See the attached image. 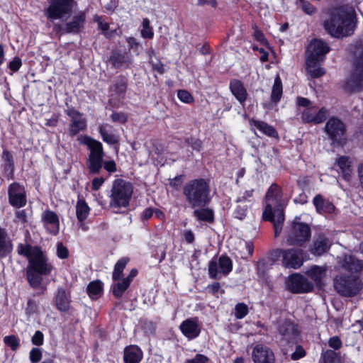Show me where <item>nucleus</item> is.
Instances as JSON below:
<instances>
[{
  "label": "nucleus",
  "mask_w": 363,
  "mask_h": 363,
  "mask_svg": "<svg viewBox=\"0 0 363 363\" xmlns=\"http://www.w3.org/2000/svg\"><path fill=\"white\" fill-rule=\"evenodd\" d=\"M72 2L73 0H50L44 15L50 21L62 19L71 14Z\"/></svg>",
  "instance_id": "8"
},
{
  "label": "nucleus",
  "mask_w": 363,
  "mask_h": 363,
  "mask_svg": "<svg viewBox=\"0 0 363 363\" xmlns=\"http://www.w3.org/2000/svg\"><path fill=\"white\" fill-rule=\"evenodd\" d=\"M210 188L204 179H193L183 188V194L191 208L204 207L210 201Z\"/></svg>",
  "instance_id": "3"
},
{
  "label": "nucleus",
  "mask_w": 363,
  "mask_h": 363,
  "mask_svg": "<svg viewBox=\"0 0 363 363\" xmlns=\"http://www.w3.org/2000/svg\"><path fill=\"white\" fill-rule=\"evenodd\" d=\"M233 269L231 259L226 256H220L218 259H212L208 264L210 277L220 279L223 276H227Z\"/></svg>",
  "instance_id": "9"
},
{
  "label": "nucleus",
  "mask_w": 363,
  "mask_h": 363,
  "mask_svg": "<svg viewBox=\"0 0 363 363\" xmlns=\"http://www.w3.org/2000/svg\"><path fill=\"white\" fill-rule=\"evenodd\" d=\"M85 19V13L84 12L79 13L72 18V21L66 23L65 32L67 33H79L84 27Z\"/></svg>",
  "instance_id": "25"
},
{
  "label": "nucleus",
  "mask_w": 363,
  "mask_h": 363,
  "mask_svg": "<svg viewBox=\"0 0 363 363\" xmlns=\"http://www.w3.org/2000/svg\"><path fill=\"white\" fill-rule=\"evenodd\" d=\"M282 194L280 187L274 184L269 188L265 199L266 206L264 211V215L267 216L273 208L281 206Z\"/></svg>",
  "instance_id": "14"
},
{
  "label": "nucleus",
  "mask_w": 363,
  "mask_h": 363,
  "mask_svg": "<svg viewBox=\"0 0 363 363\" xmlns=\"http://www.w3.org/2000/svg\"><path fill=\"white\" fill-rule=\"evenodd\" d=\"M179 328L182 333L189 339H194L199 336L200 328L197 318H189L182 322Z\"/></svg>",
  "instance_id": "22"
},
{
  "label": "nucleus",
  "mask_w": 363,
  "mask_h": 363,
  "mask_svg": "<svg viewBox=\"0 0 363 363\" xmlns=\"http://www.w3.org/2000/svg\"><path fill=\"white\" fill-rule=\"evenodd\" d=\"M133 193V185L122 179H116L111 186L109 205L112 208H126Z\"/></svg>",
  "instance_id": "5"
},
{
  "label": "nucleus",
  "mask_w": 363,
  "mask_h": 363,
  "mask_svg": "<svg viewBox=\"0 0 363 363\" xmlns=\"http://www.w3.org/2000/svg\"><path fill=\"white\" fill-rule=\"evenodd\" d=\"M17 252L28 258L27 279L33 288H38L43 281L42 277L50 274L52 265L37 246L19 244Z\"/></svg>",
  "instance_id": "1"
},
{
  "label": "nucleus",
  "mask_w": 363,
  "mask_h": 363,
  "mask_svg": "<svg viewBox=\"0 0 363 363\" xmlns=\"http://www.w3.org/2000/svg\"><path fill=\"white\" fill-rule=\"evenodd\" d=\"M108 128L110 127L107 125H101L99 127V133L104 142L111 145L116 144L118 141V137Z\"/></svg>",
  "instance_id": "38"
},
{
  "label": "nucleus",
  "mask_w": 363,
  "mask_h": 363,
  "mask_svg": "<svg viewBox=\"0 0 363 363\" xmlns=\"http://www.w3.org/2000/svg\"><path fill=\"white\" fill-rule=\"evenodd\" d=\"M328 115L325 108H320L318 111L315 107L306 108L302 113V121L305 123H320L325 121Z\"/></svg>",
  "instance_id": "19"
},
{
  "label": "nucleus",
  "mask_w": 363,
  "mask_h": 363,
  "mask_svg": "<svg viewBox=\"0 0 363 363\" xmlns=\"http://www.w3.org/2000/svg\"><path fill=\"white\" fill-rule=\"evenodd\" d=\"M208 360V358L201 354H197L194 358L187 359L185 363H206Z\"/></svg>",
  "instance_id": "61"
},
{
  "label": "nucleus",
  "mask_w": 363,
  "mask_h": 363,
  "mask_svg": "<svg viewBox=\"0 0 363 363\" xmlns=\"http://www.w3.org/2000/svg\"><path fill=\"white\" fill-rule=\"evenodd\" d=\"M101 281L96 280L91 281L86 288V292L91 298H96L102 292Z\"/></svg>",
  "instance_id": "42"
},
{
  "label": "nucleus",
  "mask_w": 363,
  "mask_h": 363,
  "mask_svg": "<svg viewBox=\"0 0 363 363\" xmlns=\"http://www.w3.org/2000/svg\"><path fill=\"white\" fill-rule=\"evenodd\" d=\"M178 98L184 103L190 104L194 101L192 95L186 90H179L177 94Z\"/></svg>",
  "instance_id": "52"
},
{
  "label": "nucleus",
  "mask_w": 363,
  "mask_h": 363,
  "mask_svg": "<svg viewBox=\"0 0 363 363\" xmlns=\"http://www.w3.org/2000/svg\"><path fill=\"white\" fill-rule=\"evenodd\" d=\"M286 286L289 291L296 294L307 293L313 289V284L299 274L290 276L286 281Z\"/></svg>",
  "instance_id": "11"
},
{
  "label": "nucleus",
  "mask_w": 363,
  "mask_h": 363,
  "mask_svg": "<svg viewBox=\"0 0 363 363\" xmlns=\"http://www.w3.org/2000/svg\"><path fill=\"white\" fill-rule=\"evenodd\" d=\"M230 89L240 104H243L247 96V93L243 84L238 79H233L230 82Z\"/></svg>",
  "instance_id": "26"
},
{
  "label": "nucleus",
  "mask_w": 363,
  "mask_h": 363,
  "mask_svg": "<svg viewBox=\"0 0 363 363\" xmlns=\"http://www.w3.org/2000/svg\"><path fill=\"white\" fill-rule=\"evenodd\" d=\"M2 160L4 175L9 179L13 177L14 171L13 156L8 150H4L2 155Z\"/></svg>",
  "instance_id": "32"
},
{
  "label": "nucleus",
  "mask_w": 363,
  "mask_h": 363,
  "mask_svg": "<svg viewBox=\"0 0 363 363\" xmlns=\"http://www.w3.org/2000/svg\"><path fill=\"white\" fill-rule=\"evenodd\" d=\"M325 130L334 143L339 145L345 143L346 128L340 119L337 118H330L325 124Z\"/></svg>",
  "instance_id": "10"
},
{
  "label": "nucleus",
  "mask_w": 363,
  "mask_h": 363,
  "mask_svg": "<svg viewBox=\"0 0 363 363\" xmlns=\"http://www.w3.org/2000/svg\"><path fill=\"white\" fill-rule=\"evenodd\" d=\"M313 204L316 211L320 213H330L335 209L334 205L329 201L325 200L320 194L313 199Z\"/></svg>",
  "instance_id": "29"
},
{
  "label": "nucleus",
  "mask_w": 363,
  "mask_h": 363,
  "mask_svg": "<svg viewBox=\"0 0 363 363\" xmlns=\"http://www.w3.org/2000/svg\"><path fill=\"white\" fill-rule=\"evenodd\" d=\"M82 143L87 145L89 150H90L89 157H103V147L102 144L100 142L89 136H86L84 137Z\"/></svg>",
  "instance_id": "27"
},
{
  "label": "nucleus",
  "mask_w": 363,
  "mask_h": 363,
  "mask_svg": "<svg viewBox=\"0 0 363 363\" xmlns=\"http://www.w3.org/2000/svg\"><path fill=\"white\" fill-rule=\"evenodd\" d=\"M57 255L61 259H65L68 257V250L65 246L62 245V242H59L57 245Z\"/></svg>",
  "instance_id": "58"
},
{
  "label": "nucleus",
  "mask_w": 363,
  "mask_h": 363,
  "mask_svg": "<svg viewBox=\"0 0 363 363\" xmlns=\"http://www.w3.org/2000/svg\"><path fill=\"white\" fill-rule=\"evenodd\" d=\"M4 342L13 351L16 350L20 345L19 340L13 335L5 336L4 337Z\"/></svg>",
  "instance_id": "50"
},
{
  "label": "nucleus",
  "mask_w": 363,
  "mask_h": 363,
  "mask_svg": "<svg viewBox=\"0 0 363 363\" xmlns=\"http://www.w3.org/2000/svg\"><path fill=\"white\" fill-rule=\"evenodd\" d=\"M103 165V157H89L87 161V167L89 172L91 174L99 173Z\"/></svg>",
  "instance_id": "41"
},
{
  "label": "nucleus",
  "mask_w": 363,
  "mask_h": 363,
  "mask_svg": "<svg viewBox=\"0 0 363 363\" xmlns=\"http://www.w3.org/2000/svg\"><path fill=\"white\" fill-rule=\"evenodd\" d=\"M284 249H274L270 251L269 259L272 262V264L275 263L281 257L283 258Z\"/></svg>",
  "instance_id": "53"
},
{
  "label": "nucleus",
  "mask_w": 363,
  "mask_h": 363,
  "mask_svg": "<svg viewBox=\"0 0 363 363\" xmlns=\"http://www.w3.org/2000/svg\"><path fill=\"white\" fill-rule=\"evenodd\" d=\"M311 238L310 227L303 223L294 221L286 234L289 245L303 246Z\"/></svg>",
  "instance_id": "7"
},
{
  "label": "nucleus",
  "mask_w": 363,
  "mask_h": 363,
  "mask_svg": "<svg viewBox=\"0 0 363 363\" xmlns=\"http://www.w3.org/2000/svg\"><path fill=\"white\" fill-rule=\"evenodd\" d=\"M143 357L141 350L135 345L129 346L124 351V361L125 363H139Z\"/></svg>",
  "instance_id": "28"
},
{
  "label": "nucleus",
  "mask_w": 363,
  "mask_h": 363,
  "mask_svg": "<svg viewBox=\"0 0 363 363\" xmlns=\"http://www.w3.org/2000/svg\"><path fill=\"white\" fill-rule=\"evenodd\" d=\"M254 363H274V355L271 349L263 345H257L252 351Z\"/></svg>",
  "instance_id": "18"
},
{
  "label": "nucleus",
  "mask_w": 363,
  "mask_h": 363,
  "mask_svg": "<svg viewBox=\"0 0 363 363\" xmlns=\"http://www.w3.org/2000/svg\"><path fill=\"white\" fill-rule=\"evenodd\" d=\"M330 48L321 40H312L307 48L306 60L323 61L325 55L329 52Z\"/></svg>",
  "instance_id": "12"
},
{
  "label": "nucleus",
  "mask_w": 363,
  "mask_h": 363,
  "mask_svg": "<svg viewBox=\"0 0 363 363\" xmlns=\"http://www.w3.org/2000/svg\"><path fill=\"white\" fill-rule=\"evenodd\" d=\"M43 334L40 331L38 330L32 337V343L37 346L42 345L43 343Z\"/></svg>",
  "instance_id": "64"
},
{
  "label": "nucleus",
  "mask_w": 363,
  "mask_h": 363,
  "mask_svg": "<svg viewBox=\"0 0 363 363\" xmlns=\"http://www.w3.org/2000/svg\"><path fill=\"white\" fill-rule=\"evenodd\" d=\"M235 317L238 319L243 318L248 313L247 306L245 303H240L235 306Z\"/></svg>",
  "instance_id": "51"
},
{
  "label": "nucleus",
  "mask_w": 363,
  "mask_h": 363,
  "mask_svg": "<svg viewBox=\"0 0 363 363\" xmlns=\"http://www.w3.org/2000/svg\"><path fill=\"white\" fill-rule=\"evenodd\" d=\"M335 291L342 296L352 297L362 289L363 284L360 278L354 274H340L333 280Z\"/></svg>",
  "instance_id": "6"
},
{
  "label": "nucleus",
  "mask_w": 363,
  "mask_h": 363,
  "mask_svg": "<svg viewBox=\"0 0 363 363\" xmlns=\"http://www.w3.org/2000/svg\"><path fill=\"white\" fill-rule=\"evenodd\" d=\"M22 65L21 60L16 57L9 62V69L13 72H17Z\"/></svg>",
  "instance_id": "62"
},
{
  "label": "nucleus",
  "mask_w": 363,
  "mask_h": 363,
  "mask_svg": "<svg viewBox=\"0 0 363 363\" xmlns=\"http://www.w3.org/2000/svg\"><path fill=\"white\" fill-rule=\"evenodd\" d=\"M328 345L334 350H339L342 347V342L337 336L330 338Z\"/></svg>",
  "instance_id": "63"
},
{
  "label": "nucleus",
  "mask_w": 363,
  "mask_h": 363,
  "mask_svg": "<svg viewBox=\"0 0 363 363\" xmlns=\"http://www.w3.org/2000/svg\"><path fill=\"white\" fill-rule=\"evenodd\" d=\"M55 306L60 312H67L70 308V296L65 290L60 288L55 295Z\"/></svg>",
  "instance_id": "24"
},
{
  "label": "nucleus",
  "mask_w": 363,
  "mask_h": 363,
  "mask_svg": "<svg viewBox=\"0 0 363 363\" xmlns=\"http://www.w3.org/2000/svg\"><path fill=\"white\" fill-rule=\"evenodd\" d=\"M141 35L144 38H152L154 33L152 27L150 26V21L148 18H144L143 21V29L141 30Z\"/></svg>",
  "instance_id": "49"
},
{
  "label": "nucleus",
  "mask_w": 363,
  "mask_h": 363,
  "mask_svg": "<svg viewBox=\"0 0 363 363\" xmlns=\"http://www.w3.org/2000/svg\"><path fill=\"white\" fill-rule=\"evenodd\" d=\"M279 333L282 337L281 343L284 346V344H295L297 342L298 337V331L297 326L291 321H284L279 328Z\"/></svg>",
  "instance_id": "16"
},
{
  "label": "nucleus",
  "mask_w": 363,
  "mask_h": 363,
  "mask_svg": "<svg viewBox=\"0 0 363 363\" xmlns=\"http://www.w3.org/2000/svg\"><path fill=\"white\" fill-rule=\"evenodd\" d=\"M242 203H237L236 207L235 208V212L236 214V217L242 219L243 216H245L247 205L245 204L242 206H241Z\"/></svg>",
  "instance_id": "60"
},
{
  "label": "nucleus",
  "mask_w": 363,
  "mask_h": 363,
  "mask_svg": "<svg viewBox=\"0 0 363 363\" xmlns=\"http://www.w3.org/2000/svg\"><path fill=\"white\" fill-rule=\"evenodd\" d=\"M38 312V305L33 300H28L27 306L26 308V313L28 315H31Z\"/></svg>",
  "instance_id": "57"
},
{
  "label": "nucleus",
  "mask_w": 363,
  "mask_h": 363,
  "mask_svg": "<svg viewBox=\"0 0 363 363\" xmlns=\"http://www.w3.org/2000/svg\"><path fill=\"white\" fill-rule=\"evenodd\" d=\"M12 250V244L6 230L0 228V257H6Z\"/></svg>",
  "instance_id": "31"
},
{
  "label": "nucleus",
  "mask_w": 363,
  "mask_h": 363,
  "mask_svg": "<svg viewBox=\"0 0 363 363\" xmlns=\"http://www.w3.org/2000/svg\"><path fill=\"white\" fill-rule=\"evenodd\" d=\"M66 113L70 117L69 134L75 135L86 129V120L82 117V114L71 108L66 110Z\"/></svg>",
  "instance_id": "17"
},
{
  "label": "nucleus",
  "mask_w": 363,
  "mask_h": 363,
  "mask_svg": "<svg viewBox=\"0 0 363 363\" xmlns=\"http://www.w3.org/2000/svg\"><path fill=\"white\" fill-rule=\"evenodd\" d=\"M128 258H122L117 262L113 272V279L114 281H118L121 278L123 271L128 262Z\"/></svg>",
  "instance_id": "46"
},
{
  "label": "nucleus",
  "mask_w": 363,
  "mask_h": 363,
  "mask_svg": "<svg viewBox=\"0 0 363 363\" xmlns=\"http://www.w3.org/2000/svg\"><path fill=\"white\" fill-rule=\"evenodd\" d=\"M115 281L116 283L111 286L112 292L116 298H120L129 287L130 284L123 279Z\"/></svg>",
  "instance_id": "43"
},
{
  "label": "nucleus",
  "mask_w": 363,
  "mask_h": 363,
  "mask_svg": "<svg viewBox=\"0 0 363 363\" xmlns=\"http://www.w3.org/2000/svg\"><path fill=\"white\" fill-rule=\"evenodd\" d=\"M89 213V207L84 200H79L76 205V215L79 222L86 219Z\"/></svg>",
  "instance_id": "40"
},
{
  "label": "nucleus",
  "mask_w": 363,
  "mask_h": 363,
  "mask_svg": "<svg viewBox=\"0 0 363 363\" xmlns=\"http://www.w3.org/2000/svg\"><path fill=\"white\" fill-rule=\"evenodd\" d=\"M306 354V352L304 350V349L301 346L298 345L296 347L295 352L291 354V359L292 360H298V359L305 357Z\"/></svg>",
  "instance_id": "55"
},
{
  "label": "nucleus",
  "mask_w": 363,
  "mask_h": 363,
  "mask_svg": "<svg viewBox=\"0 0 363 363\" xmlns=\"http://www.w3.org/2000/svg\"><path fill=\"white\" fill-rule=\"evenodd\" d=\"M318 61L306 60V71L312 78H318L325 74L323 68L318 65Z\"/></svg>",
  "instance_id": "37"
},
{
  "label": "nucleus",
  "mask_w": 363,
  "mask_h": 363,
  "mask_svg": "<svg viewBox=\"0 0 363 363\" xmlns=\"http://www.w3.org/2000/svg\"><path fill=\"white\" fill-rule=\"evenodd\" d=\"M42 220L50 233L56 235L59 232L60 222L57 214L50 211L46 210L42 214Z\"/></svg>",
  "instance_id": "21"
},
{
  "label": "nucleus",
  "mask_w": 363,
  "mask_h": 363,
  "mask_svg": "<svg viewBox=\"0 0 363 363\" xmlns=\"http://www.w3.org/2000/svg\"><path fill=\"white\" fill-rule=\"evenodd\" d=\"M296 4L307 15L311 16L317 11L316 8L307 0H296Z\"/></svg>",
  "instance_id": "48"
},
{
  "label": "nucleus",
  "mask_w": 363,
  "mask_h": 363,
  "mask_svg": "<svg viewBox=\"0 0 363 363\" xmlns=\"http://www.w3.org/2000/svg\"><path fill=\"white\" fill-rule=\"evenodd\" d=\"M330 247V242L329 240L324 235H320L313 242V244L311 248L312 254L320 256L325 253Z\"/></svg>",
  "instance_id": "23"
},
{
  "label": "nucleus",
  "mask_w": 363,
  "mask_h": 363,
  "mask_svg": "<svg viewBox=\"0 0 363 363\" xmlns=\"http://www.w3.org/2000/svg\"><path fill=\"white\" fill-rule=\"evenodd\" d=\"M193 215L199 221L212 223L213 221L214 213L213 210L208 208L199 207L193 212Z\"/></svg>",
  "instance_id": "34"
},
{
  "label": "nucleus",
  "mask_w": 363,
  "mask_h": 363,
  "mask_svg": "<svg viewBox=\"0 0 363 363\" xmlns=\"http://www.w3.org/2000/svg\"><path fill=\"white\" fill-rule=\"evenodd\" d=\"M110 62L114 67L119 68L128 66L131 63V60L127 54L115 52L111 55Z\"/></svg>",
  "instance_id": "36"
},
{
  "label": "nucleus",
  "mask_w": 363,
  "mask_h": 363,
  "mask_svg": "<svg viewBox=\"0 0 363 363\" xmlns=\"http://www.w3.org/2000/svg\"><path fill=\"white\" fill-rule=\"evenodd\" d=\"M338 263L342 269L351 273H358L363 269V261L353 255H345L339 257Z\"/></svg>",
  "instance_id": "20"
},
{
  "label": "nucleus",
  "mask_w": 363,
  "mask_h": 363,
  "mask_svg": "<svg viewBox=\"0 0 363 363\" xmlns=\"http://www.w3.org/2000/svg\"><path fill=\"white\" fill-rule=\"evenodd\" d=\"M336 164L340 168L343 178L349 181L352 173V160L347 156H340L337 158Z\"/></svg>",
  "instance_id": "30"
},
{
  "label": "nucleus",
  "mask_w": 363,
  "mask_h": 363,
  "mask_svg": "<svg viewBox=\"0 0 363 363\" xmlns=\"http://www.w3.org/2000/svg\"><path fill=\"white\" fill-rule=\"evenodd\" d=\"M326 267L317 265L312 266L306 274L312 279L317 285H320L322 279L325 276Z\"/></svg>",
  "instance_id": "33"
},
{
  "label": "nucleus",
  "mask_w": 363,
  "mask_h": 363,
  "mask_svg": "<svg viewBox=\"0 0 363 363\" xmlns=\"http://www.w3.org/2000/svg\"><path fill=\"white\" fill-rule=\"evenodd\" d=\"M255 126L262 131L265 135L270 136V137H275L277 135V131L275 129L268 125L267 123L262 122V121H255Z\"/></svg>",
  "instance_id": "47"
},
{
  "label": "nucleus",
  "mask_w": 363,
  "mask_h": 363,
  "mask_svg": "<svg viewBox=\"0 0 363 363\" xmlns=\"http://www.w3.org/2000/svg\"><path fill=\"white\" fill-rule=\"evenodd\" d=\"M9 201L11 206L21 208L26 204V191L23 186L18 183L11 184L8 190Z\"/></svg>",
  "instance_id": "15"
},
{
  "label": "nucleus",
  "mask_w": 363,
  "mask_h": 363,
  "mask_svg": "<svg viewBox=\"0 0 363 363\" xmlns=\"http://www.w3.org/2000/svg\"><path fill=\"white\" fill-rule=\"evenodd\" d=\"M323 363H343L338 352L327 350L322 354Z\"/></svg>",
  "instance_id": "45"
},
{
  "label": "nucleus",
  "mask_w": 363,
  "mask_h": 363,
  "mask_svg": "<svg viewBox=\"0 0 363 363\" xmlns=\"http://www.w3.org/2000/svg\"><path fill=\"white\" fill-rule=\"evenodd\" d=\"M263 218L266 220H269L273 223L282 224L284 220V214L282 206L273 208L267 216H264L263 214Z\"/></svg>",
  "instance_id": "35"
},
{
  "label": "nucleus",
  "mask_w": 363,
  "mask_h": 363,
  "mask_svg": "<svg viewBox=\"0 0 363 363\" xmlns=\"http://www.w3.org/2000/svg\"><path fill=\"white\" fill-rule=\"evenodd\" d=\"M42 358V352L38 348H33L30 352V359L33 363L40 362Z\"/></svg>",
  "instance_id": "54"
},
{
  "label": "nucleus",
  "mask_w": 363,
  "mask_h": 363,
  "mask_svg": "<svg viewBox=\"0 0 363 363\" xmlns=\"http://www.w3.org/2000/svg\"><path fill=\"white\" fill-rule=\"evenodd\" d=\"M354 70L347 80L344 89L347 92H355L363 88V40H359L354 51Z\"/></svg>",
  "instance_id": "4"
},
{
  "label": "nucleus",
  "mask_w": 363,
  "mask_h": 363,
  "mask_svg": "<svg viewBox=\"0 0 363 363\" xmlns=\"http://www.w3.org/2000/svg\"><path fill=\"white\" fill-rule=\"evenodd\" d=\"M282 96V82L281 78L277 75L274 79V85L272 86L271 100L272 102L278 103Z\"/></svg>",
  "instance_id": "39"
},
{
  "label": "nucleus",
  "mask_w": 363,
  "mask_h": 363,
  "mask_svg": "<svg viewBox=\"0 0 363 363\" xmlns=\"http://www.w3.org/2000/svg\"><path fill=\"white\" fill-rule=\"evenodd\" d=\"M281 264L286 268L298 269L303 263V250L298 248H290L283 252Z\"/></svg>",
  "instance_id": "13"
},
{
  "label": "nucleus",
  "mask_w": 363,
  "mask_h": 363,
  "mask_svg": "<svg viewBox=\"0 0 363 363\" xmlns=\"http://www.w3.org/2000/svg\"><path fill=\"white\" fill-rule=\"evenodd\" d=\"M113 91L118 96L123 97L127 89V81L124 77H118L114 82Z\"/></svg>",
  "instance_id": "44"
},
{
  "label": "nucleus",
  "mask_w": 363,
  "mask_h": 363,
  "mask_svg": "<svg viewBox=\"0 0 363 363\" xmlns=\"http://www.w3.org/2000/svg\"><path fill=\"white\" fill-rule=\"evenodd\" d=\"M254 190H247L245 191L242 196H240L236 199L237 203H245L246 202H250L249 198L252 196Z\"/></svg>",
  "instance_id": "56"
},
{
  "label": "nucleus",
  "mask_w": 363,
  "mask_h": 363,
  "mask_svg": "<svg viewBox=\"0 0 363 363\" xmlns=\"http://www.w3.org/2000/svg\"><path fill=\"white\" fill-rule=\"evenodd\" d=\"M324 20L325 30L332 36L339 38L350 35L355 27V12L348 5L332 8L327 12Z\"/></svg>",
  "instance_id": "2"
},
{
  "label": "nucleus",
  "mask_w": 363,
  "mask_h": 363,
  "mask_svg": "<svg viewBox=\"0 0 363 363\" xmlns=\"http://www.w3.org/2000/svg\"><path fill=\"white\" fill-rule=\"evenodd\" d=\"M186 143L196 151H200L201 149V141L199 139L194 138H188Z\"/></svg>",
  "instance_id": "59"
}]
</instances>
